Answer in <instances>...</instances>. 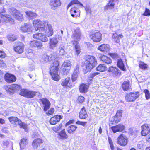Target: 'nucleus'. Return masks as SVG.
I'll list each match as a JSON object with an SVG mask.
<instances>
[{
    "label": "nucleus",
    "instance_id": "nucleus-1",
    "mask_svg": "<svg viewBox=\"0 0 150 150\" xmlns=\"http://www.w3.org/2000/svg\"><path fill=\"white\" fill-rule=\"evenodd\" d=\"M33 24L35 31L39 30L45 33L47 37L52 36L53 34V29L50 24L46 21H42L40 20H34Z\"/></svg>",
    "mask_w": 150,
    "mask_h": 150
},
{
    "label": "nucleus",
    "instance_id": "nucleus-2",
    "mask_svg": "<svg viewBox=\"0 0 150 150\" xmlns=\"http://www.w3.org/2000/svg\"><path fill=\"white\" fill-rule=\"evenodd\" d=\"M84 59L83 67L86 72L90 71L97 64L96 60L93 56L86 55L84 57Z\"/></svg>",
    "mask_w": 150,
    "mask_h": 150
},
{
    "label": "nucleus",
    "instance_id": "nucleus-3",
    "mask_svg": "<svg viewBox=\"0 0 150 150\" xmlns=\"http://www.w3.org/2000/svg\"><path fill=\"white\" fill-rule=\"evenodd\" d=\"M59 64V62L58 61H55L53 63V65L50 69V73L52 79L57 81L60 79V77L58 73Z\"/></svg>",
    "mask_w": 150,
    "mask_h": 150
},
{
    "label": "nucleus",
    "instance_id": "nucleus-4",
    "mask_svg": "<svg viewBox=\"0 0 150 150\" xmlns=\"http://www.w3.org/2000/svg\"><path fill=\"white\" fill-rule=\"evenodd\" d=\"M10 122L12 124L16 125H19L20 127L23 128L25 130L27 131V125L24 123L22 122L21 120L18 118L15 117H11L8 118Z\"/></svg>",
    "mask_w": 150,
    "mask_h": 150
},
{
    "label": "nucleus",
    "instance_id": "nucleus-5",
    "mask_svg": "<svg viewBox=\"0 0 150 150\" xmlns=\"http://www.w3.org/2000/svg\"><path fill=\"white\" fill-rule=\"evenodd\" d=\"M57 38L60 40H61L62 39L61 36L58 35V37H57V35H56L55 37L50 39L49 44V48L50 49H54L57 46L58 42Z\"/></svg>",
    "mask_w": 150,
    "mask_h": 150
},
{
    "label": "nucleus",
    "instance_id": "nucleus-6",
    "mask_svg": "<svg viewBox=\"0 0 150 150\" xmlns=\"http://www.w3.org/2000/svg\"><path fill=\"white\" fill-rule=\"evenodd\" d=\"M89 37L94 42H98L101 40L102 34L99 31H93L90 34Z\"/></svg>",
    "mask_w": 150,
    "mask_h": 150
},
{
    "label": "nucleus",
    "instance_id": "nucleus-7",
    "mask_svg": "<svg viewBox=\"0 0 150 150\" xmlns=\"http://www.w3.org/2000/svg\"><path fill=\"white\" fill-rule=\"evenodd\" d=\"M9 11L10 13L16 19L20 21H22L23 20V14L15 8H11L9 9Z\"/></svg>",
    "mask_w": 150,
    "mask_h": 150
},
{
    "label": "nucleus",
    "instance_id": "nucleus-8",
    "mask_svg": "<svg viewBox=\"0 0 150 150\" xmlns=\"http://www.w3.org/2000/svg\"><path fill=\"white\" fill-rule=\"evenodd\" d=\"M44 33H36L33 35V38L35 39H38L42 42H47L48 38Z\"/></svg>",
    "mask_w": 150,
    "mask_h": 150
},
{
    "label": "nucleus",
    "instance_id": "nucleus-9",
    "mask_svg": "<svg viewBox=\"0 0 150 150\" xmlns=\"http://www.w3.org/2000/svg\"><path fill=\"white\" fill-rule=\"evenodd\" d=\"M128 142L127 137L122 134L119 136L117 139V143L122 146H125L127 145Z\"/></svg>",
    "mask_w": 150,
    "mask_h": 150
},
{
    "label": "nucleus",
    "instance_id": "nucleus-10",
    "mask_svg": "<svg viewBox=\"0 0 150 150\" xmlns=\"http://www.w3.org/2000/svg\"><path fill=\"white\" fill-rule=\"evenodd\" d=\"M141 134L142 136H146L150 132V125L145 124L141 126Z\"/></svg>",
    "mask_w": 150,
    "mask_h": 150
},
{
    "label": "nucleus",
    "instance_id": "nucleus-11",
    "mask_svg": "<svg viewBox=\"0 0 150 150\" xmlns=\"http://www.w3.org/2000/svg\"><path fill=\"white\" fill-rule=\"evenodd\" d=\"M139 96L138 93H131L127 94L125 96V99L128 102L133 101L139 97Z\"/></svg>",
    "mask_w": 150,
    "mask_h": 150
},
{
    "label": "nucleus",
    "instance_id": "nucleus-12",
    "mask_svg": "<svg viewBox=\"0 0 150 150\" xmlns=\"http://www.w3.org/2000/svg\"><path fill=\"white\" fill-rule=\"evenodd\" d=\"M15 51L19 54H21L23 52L24 45L23 44L20 42L16 43L14 47Z\"/></svg>",
    "mask_w": 150,
    "mask_h": 150
},
{
    "label": "nucleus",
    "instance_id": "nucleus-13",
    "mask_svg": "<svg viewBox=\"0 0 150 150\" xmlns=\"http://www.w3.org/2000/svg\"><path fill=\"white\" fill-rule=\"evenodd\" d=\"M61 3L60 0H50L49 5L52 10H55L61 5Z\"/></svg>",
    "mask_w": 150,
    "mask_h": 150
},
{
    "label": "nucleus",
    "instance_id": "nucleus-14",
    "mask_svg": "<svg viewBox=\"0 0 150 150\" xmlns=\"http://www.w3.org/2000/svg\"><path fill=\"white\" fill-rule=\"evenodd\" d=\"M61 84L64 88H66L71 87L73 86L71 79L69 77L63 79Z\"/></svg>",
    "mask_w": 150,
    "mask_h": 150
},
{
    "label": "nucleus",
    "instance_id": "nucleus-15",
    "mask_svg": "<svg viewBox=\"0 0 150 150\" xmlns=\"http://www.w3.org/2000/svg\"><path fill=\"white\" fill-rule=\"evenodd\" d=\"M81 33L79 28H77L72 33L71 37L74 41H79L80 39Z\"/></svg>",
    "mask_w": 150,
    "mask_h": 150
},
{
    "label": "nucleus",
    "instance_id": "nucleus-16",
    "mask_svg": "<svg viewBox=\"0 0 150 150\" xmlns=\"http://www.w3.org/2000/svg\"><path fill=\"white\" fill-rule=\"evenodd\" d=\"M125 128V126L122 124H119L111 127V129L114 133L118 132H122Z\"/></svg>",
    "mask_w": 150,
    "mask_h": 150
},
{
    "label": "nucleus",
    "instance_id": "nucleus-17",
    "mask_svg": "<svg viewBox=\"0 0 150 150\" xmlns=\"http://www.w3.org/2000/svg\"><path fill=\"white\" fill-rule=\"evenodd\" d=\"M20 28L21 30L23 32H30L32 31V25L30 23H24Z\"/></svg>",
    "mask_w": 150,
    "mask_h": 150
},
{
    "label": "nucleus",
    "instance_id": "nucleus-18",
    "mask_svg": "<svg viewBox=\"0 0 150 150\" xmlns=\"http://www.w3.org/2000/svg\"><path fill=\"white\" fill-rule=\"evenodd\" d=\"M5 79L6 81L8 83L13 82L16 80V77L13 75L8 73H6V74Z\"/></svg>",
    "mask_w": 150,
    "mask_h": 150
},
{
    "label": "nucleus",
    "instance_id": "nucleus-19",
    "mask_svg": "<svg viewBox=\"0 0 150 150\" xmlns=\"http://www.w3.org/2000/svg\"><path fill=\"white\" fill-rule=\"evenodd\" d=\"M30 46L32 47H36L41 49L43 46L42 43L38 40H34L30 41Z\"/></svg>",
    "mask_w": 150,
    "mask_h": 150
},
{
    "label": "nucleus",
    "instance_id": "nucleus-20",
    "mask_svg": "<svg viewBox=\"0 0 150 150\" xmlns=\"http://www.w3.org/2000/svg\"><path fill=\"white\" fill-rule=\"evenodd\" d=\"M108 71L116 76H120L121 72L119 69L115 67L111 66L109 68Z\"/></svg>",
    "mask_w": 150,
    "mask_h": 150
},
{
    "label": "nucleus",
    "instance_id": "nucleus-21",
    "mask_svg": "<svg viewBox=\"0 0 150 150\" xmlns=\"http://www.w3.org/2000/svg\"><path fill=\"white\" fill-rule=\"evenodd\" d=\"M71 16L73 17H77L80 16V12L79 9L76 7H73L70 11Z\"/></svg>",
    "mask_w": 150,
    "mask_h": 150
},
{
    "label": "nucleus",
    "instance_id": "nucleus-22",
    "mask_svg": "<svg viewBox=\"0 0 150 150\" xmlns=\"http://www.w3.org/2000/svg\"><path fill=\"white\" fill-rule=\"evenodd\" d=\"M61 118H62L60 115H57L54 116L51 118L50 120V122L52 125L56 124L60 121Z\"/></svg>",
    "mask_w": 150,
    "mask_h": 150
},
{
    "label": "nucleus",
    "instance_id": "nucleus-23",
    "mask_svg": "<svg viewBox=\"0 0 150 150\" xmlns=\"http://www.w3.org/2000/svg\"><path fill=\"white\" fill-rule=\"evenodd\" d=\"M123 37V36L122 34L118 35L117 33H113L112 36L113 40L117 43H119L120 39L122 38Z\"/></svg>",
    "mask_w": 150,
    "mask_h": 150
},
{
    "label": "nucleus",
    "instance_id": "nucleus-24",
    "mask_svg": "<svg viewBox=\"0 0 150 150\" xmlns=\"http://www.w3.org/2000/svg\"><path fill=\"white\" fill-rule=\"evenodd\" d=\"M98 49L103 52H107L110 50V47L109 45L103 44L98 47Z\"/></svg>",
    "mask_w": 150,
    "mask_h": 150
},
{
    "label": "nucleus",
    "instance_id": "nucleus-25",
    "mask_svg": "<svg viewBox=\"0 0 150 150\" xmlns=\"http://www.w3.org/2000/svg\"><path fill=\"white\" fill-rule=\"evenodd\" d=\"M41 100L43 105L44 110L46 111L50 108V103L48 100L46 99L43 98L41 99Z\"/></svg>",
    "mask_w": 150,
    "mask_h": 150
},
{
    "label": "nucleus",
    "instance_id": "nucleus-26",
    "mask_svg": "<svg viewBox=\"0 0 150 150\" xmlns=\"http://www.w3.org/2000/svg\"><path fill=\"white\" fill-rule=\"evenodd\" d=\"M43 143V141L40 138L35 139L32 142V146L34 148H37Z\"/></svg>",
    "mask_w": 150,
    "mask_h": 150
},
{
    "label": "nucleus",
    "instance_id": "nucleus-27",
    "mask_svg": "<svg viewBox=\"0 0 150 150\" xmlns=\"http://www.w3.org/2000/svg\"><path fill=\"white\" fill-rule=\"evenodd\" d=\"M88 117V115L84 107L81 109L79 113V117L81 119H85Z\"/></svg>",
    "mask_w": 150,
    "mask_h": 150
},
{
    "label": "nucleus",
    "instance_id": "nucleus-28",
    "mask_svg": "<svg viewBox=\"0 0 150 150\" xmlns=\"http://www.w3.org/2000/svg\"><path fill=\"white\" fill-rule=\"evenodd\" d=\"M72 42L73 45L75 46V54L78 55L81 52L80 47L79 43L76 41H72Z\"/></svg>",
    "mask_w": 150,
    "mask_h": 150
},
{
    "label": "nucleus",
    "instance_id": "nucleus-29",
    "mask_svg": "<svg viewBox=\"0 0 150 150\" xmlns=\"http://www.w3.org/2000/svg\"><path fill=\"white\" fill-rule=\"evenodd\" d=\"M53 58V56L51 54L49 55L45 54L42 57V59L43 60L44 63H46L51 61Z\"/></svg>",
    "mask_w": 150,
    "mask_h": 150
},
{
    "label": "nucleus",
    "instance_id": "nucleus-30",
    "mask_svg": "<svg viewBox=\"0 0 150 150\" xmlns=\"http://www.w3.org/2000/svg\"><path fill=\"white\" fill-rule=\"evenodd\" d=\"M117 65L121 70L123 71L126 70V68L125 67L122 60L121 59H119L117 60Z\"/></svg>",
    "mask_w": 150,
    "mask_h": 150
},
{
    "label": "nucleus",
    "instance_id": "nucleus-31",
    "mask_svg": "<svg viewBox=\"0 0 150 150\" xmlns=\"http://www.w3.org/2000/svg\"><path fill=\"white\" fill-rule=\"evenodd\" d=\"M115 4L114 2L109 0V2L104 7L105 10H107L108 9H112L114 8Z\"/></svg>",
    "mask_w": 150,
    "mask_h": 150
},
{
    "label": "nucleus",
    "instance_id": "nucleus-32",
    "mask_svg": "<svg viewBox=\"0 0 150 150\" xmlns=\"http://www.w3.org/2000/svg\"><path fill=\"white\" fill-rule=\"evenodd\" d=\"M88 86L86 84H81L79 88V90L81 92L85 93L87 92Z\"/></svg>",
    "mask_w": 150,
    "mask_h": 150
},
{
    "label": "nucleus",
    "instance_id": "nucleus-33",
    "mask_svg": "<svg viewBox=\"0 0 150 150\" xmlns=\"http://www.w3.org/2000/svg\"><path fill=\"white\" fill-rule=\"evenodd\" d=\"M1 18L4 21L6 22L8 20L11 23H12L14 22V20L9 17L7 15H2L1 16Z\"/></svg>",
    "mask_w": 150,
    "mask_h": 150
},
{
    "label": "nucleus",
    "instance_id": "nucleus-34",
    "mask_svg": "<svg viewBox=\"0 0 150 150\" xmlns=\"http://www.w3.org/2000/svg\"><path fill=\"white\" fill-rule=\"evenodd\" d=\"M101 60L107 64H109L112 63L111 59L105 55H103L101 57Z\"/></svg>",
    "mask_w": 150,
    "mask_h": 150
},
{
    "label": "nucleus",
    "instance_id": "nucleus-35",
    "mask_svg": "<svg viewBox=\"0 0 150 150\" xmlns=\"http://www.w3.org/2000/svg\"><path fill=\"white\" fill-rule=\"evenodd\" d=\"M122 87L124 90L127 91L129 90L130 87L129 81H124L122 84Z\"/></svg>",
    "mask_w": 150,
    "mask_h": 150
},
{
    "label": "nucleus",
    "instance_id": "nucleus-36",
    "mask_svg": "<svg viewBox=\"0 0 150 150\" xmlns=\"http://www.w3.org/2000/svg\"><path fill=\"white\" fill-rule=\"evenodd\" d=\"M39 93L38 92H35L33 91H30L28 90L26 97L32 98L33 97L36 95H38Z\"/></svg>",
    "mask_w": 150,
    "mask_h": 150
},
{
    "label": "nucleus",
    "instance_id": "nucleus-37",
    "mask_svg": "<svg viewBox=\"0 0 150 150\" xmlns=\"http://www.w3.org/2000/svg\"><path fill=\"white\" fill-rule=\"evenodd\" d=\"M27 139L25 138L21 139V141L19 143L20 148L21 149H23L26 147V145L27 144Z\"/></svg>",
    "mask_w": 150,
    "mask_h": 150
},
{
    "label": "nucleus",
    "instance_id": "nucleus-38",
    "mask_svg": "<svg viewBox=\"0 0 150 150\" xmlns=\"http://www.w3.org/2000/svg\"><path fill=\"white\" fill-rule=\"evenodd\" d=\"M107 69L105 65L103 64H101L98 65L96 67L97 70L100 72H104Z\"/></svg>",
    "mask_w": 150,
    "mask_h": 150
},
{
    "label": "nucleus",
    "instance_id": "nucleus-39",
    "mask_svg": "<svg viewBox=\"0 0 150 150\" xmlns=\"http://www.w3.org/2000/svg\"><path fill=\"white\" fill-rule=\"evenodd\" d=\"M64 45L63 44H61L59 47L58 50L59 54L60 55H63L65 54V51L64 50Z\"/></svg>",
    "mask_w": 150,
    "mask_h": 150
},
{
    "label": "nucleus",
    "instance_id": "nucleus-40",
    "mask_svg": "<svg viewBox=\"0 0 150 150\" xmlns=\"http://www.w3.org/2000/svg\"><path fill=\"white\" fill-rule=\"evenodd\" d=\"M71 66V62L69 60H66L63 63L61 67L64 68H69L70 69Z\"/></svg>",
    "mask_w": 150,
    "mask_h": 150
},
{
    "label": "nucleus",
    "instance_id": "nucleus-41",
    "mask_svg": "<svg viewBox=\"0 0 150 150\" xmlns=\"http://www.w3.org/2000/svg\"><path fill=\"white\" fill-rule=\"evenodd\" d=\"M25 13L27 16L30 19L35 18L37 16V14L36 13L30 11H27Z\"/></svg>",
    "mask_w": 150,
    "mask_h": 150
},
{
    "label": "nucleus",
    "instance_id": "nucleus-42",
    "mask_svg": "<svg viewBox=\"0 0 150 150\" xmlns=\"http://www.w3.org/2000/svg\"><path fill=\"white\" fill-rule=\"evenodd\" d=\"M9 89L11 90H12L13 91H15L20 89L21 88L20 86L18 85L13 84L9 86Z\"/></svg>",
    "mask_w": 150,
    "mask_h": 150
},
{
    "label": "nucleus",
    "instance_id": "nucleus-43",
    "mask_svg": "<svg viewBox=\"0 0 150 150\" xmlns=\"http://www.w3.org/2000/svg\"><path fill=\"white\" fill-rule=\"evenodd\" d=\"M77 128V127L75 125H72L69 126L67 128L68 132L70 134L74 132Z\"/></svg>",
    "mask_w": 150,
    "mask_h": 150
},
{
    "label": "nucleus",
    "instance_id": "nucleus-44",
    "mask_svg": "<svg viewBox=\"0 0 150 150\" xmlns=\"http://www.w3.org/2000/svg\"><path fill=\"white\" fill-rule=\"evenodd\" d=\"M59 135L60 137V138L62 139H64L68 138V136L66 134L64 129H63L59 133Z\"/></svg>",
    "mask_w": 150,
    "mask_h": 150
},
{
    "label": "nucleus",
    "instance_id": "nucleus-45",
    "mask_svg": "<svg viewBox=\"0 0 150 150\" xmlns=\"http://www.w3.org/2000/svg\"><path fill=\"white\" fill-rule=\"evenodd\" d=\"M70 69L69 68H64L61 67V69L62 71L61 73L63 75H67L69 73Z\"/></svg>",
    "mask_w": 150,
    "mask_h": 150
},
{
    "label": "nucleus",
    "instance_id": "nucleus-46",
    "mask_svg": "<svg viewBox=\"0 0 150 150\" xmlns=\"http://www.w3.org/2000/svg\"><path fill=\"white\" fill-rule=\"evenodd\" d=\"M74 4H80L82 7H83V4L77 0H73L68 5L67 8H69L72 5Z\"/></svg>",
    "mask_w": 150,
    "mask_h": 150
},
{
    "label": "nucleus",
    "instance_id": "nucleus-47",
    "mask_svg": "<svg viewBox=\"0 0 150 150\" xmlns=\"http://www.w3.org/2000/svg\"><path fill=\"white\" fill-rule=\"evenodd\" d=\"M139 67L143 70L146 69L147 67V65L143 62H140L139 64Z\"/></svg>",
    "mask_w": 150,
    "mask_h": 150
},
{
    "label": "nucleus",
    "instance_id": "nucleus-48",
    "mask_svg": "<svg viewBox=\"0 0 150 150\" xmlns=\"http://www.w3.org/2000/svg\"><path fill=\"white\" fill-rule=\"evenodd\" d=\"M28 90L22 89L21 90L19 94L21 95L26 97V95L28 92Z\"/></svg>",
    "mask_w": 150,
    "mask_h": 150
},
{
    "label": "nucleus",
    "instance_id": "nucleus-49",
    "mask_svg": "<svg viewBox=\"0 0 150 150\" xmlns=\"http://www.w3.org/2000/svg\"><path fill=\"white\" fill-rule=\"evenodd\" d=\"M8 39L9 41H14L17 39V37L14 35H10L8 36Z\"/></svg>",
    "mask_w": 150,
    "mask_h": 150
},
{
    "label": "nucleus",
    "instance_id": "nucleus-50",
    "mask_svg": "<svg viewBox=\"0 0 150 150\" xmlns=\"http://www.w3.org/2000/svg\"><path fill=\"white\" fill-rule=\"evenodd\" d=\"M144 92L145 93V97L146 99L148 100L150 98V93L149 91L147 90H144Z\"/></svg>",
    "mask_w": 150,
    "mask_h": 150
},
{
    "label": "nucleus",
    "instance_id": "nucleus-51",
    "mask_svg": "<svg viewBox=\"0 0 150 150\" xmlns=\"http://www.w3.org/2000/svg\"><path fill=\"white\" fill-rule=\"evenodd\" d=\"M120 120L121 119L120 118L115 115L112 118L111 121L114 122L118 123L120 121Z\"/></svg>",
    "mask_w": 150,
    "mask_h": 150
},
{
    "label": "nucleus",
    "instance_id": "nucleus-52",
    "mask_svg": "<svg viewBox=\"0 0 150 150\" xmlns=\"http://www.w3.org/2000/svg\"><path fill=\"white\" fill-rule=\"evenodd\" d=\"M62 127V124H60L59 125L55 126L53 128V130L54 131L56 132L59 130Z\"/></svg>",
    "mask_w": 150,
    "mask_h": 150
},
{
    "label": "nucleus",
    "instance_id": "nucleus-53",
    "mask_svg": "<svg viewBox=\"0 0 150 150\" xmlns=\"http://www.w3.org/2000/svg\"><path fill=\"white\" fill-rule=\"evenodd\" d=\"M78 77V73L74 72L72 76V81L74 82L75 81Z\"/></svg>",
    "mask_w": 150,
    "mask_h": 150
},
{
    "label": "nucleus",
    "instance_id": "nucleus-54",
    "mask_svg": "<svg viewBox=\"0 0 150 150\" xmlns=\"http://www.w3.org/2000/svg\"><path fill=\"white\" fill-rule=\"evenodd\" d=\"M122 113V110H119L117 111L115 115L121 119Z\"/></svg>",
    "mask_w": 150,
    "mask_h": 150
},
{
    "label": "nucleus",
    "instance_id": "nucleus-55",
    "mask_svg": "<svg viewBox=\"0 0 150 150\" xmlns=\"http://www.w3.org/2000/svg\"><path fill=\"white\" fill-rule=\"evenodd\" d=\"M108 141L111 149L112 150H114V147L113 144L112 140L110 138H108Z\"/></svg>",
    "mask_w": 150,
    "mask_h": 150
},
{
    "label": "nucleus",
    "instance_id": "nucleus-56",
    "mask_svg": "<svg viewBox=\"0 0 150 150\" xmlns=\"http://www.w3.org/2000/svg\"><path fill=\"white\" fill-rule=\"evenodd\" d=\"M87 122H85L82 121H77L76 123V124L78 125H80L84 127L86 125Z\"/></svg>",
    "mask_w": 150,
    "mask_h": 150
},
{
    "label": "nucleus",
    "instance_id": "nucleus-57",
    "mask_svg": "<svg viewBox=\"0 0 150 150\" xmlns=\"http://www.w3.org/2000/svg\"><path fill=\"white\" fill-rule=\"evenodd\" d=\"M78 100L79 102L82 103L84 101V98L82 96H80L78 97Z\"/></svg>",
    "mask_w": 150,
    "mask_h": 150
},
{
    "label": "nucleus",
    "instance_id": "nucleus-58",
    "mask_svg": "<svg viewBox=\"0 0 150 150\" xmlns=\"http://www.w3.org/2000/svg\"><path fill=\"white\" fill-rule=\"evenodd\" d=\"M85 9L87 13H91L92 11L90 7L88 6H86L85 7Z\"/></svg>",
    "mask_w": 150,
    "mask_h": 150
},
{
    "label": "nucleus",
    "instance_id": "nucleus-59",
    "mask_svg": "<svg viewBox=\"0 0 150 150\" xmlns=\"http://www.w3.org/2000/svg\"><path fill=\"white\" fill-rule=\"evenodd\" d=\"M54 109L53 108H52L50 109L48 112H46V114L48 115H49L52 114L54 112Z\"/></svg>",
    "mask_w": 150,
    "mask_h": 150
},
{
    "label": "nucleus",
    "instance_id": "nucleus-60",
    "mask_svg": "<svg viewBox=\"0 0 150 150\" xmlns=\"http://www.w3.org/2000/svg\"><path fill=\"white\" fill-rule=\"evenodd\" d=\"M143 15L146 16L150 15V10L148 9H146Z\"/></svg>",
    "mask_w": 150,
    "mask_h": 150
},
{
    "label": "nucleus",
    "instance_id": "nucleus-61",
    "mask_svg": "<svg viewBox=\"0 0 150 150\" xmlns=\"http://www.w3.org/2000/svg\"><path fill=\"white\" fill-rule=\"evenodd\" d=\"M6 56V54L3 51H0V57L1 58H4Z\"/></svg>",
    "mask_w": 150,
    "mask_h": 150
},
{
    "label": "nucleus",
    "instance_id": "nucleus-62",
    "mask_svg": "<svg viewBox=\"0 0 150 150\" xmlns=\"http://www.w3.org/2000/svg\"><path fill=\"white\" fill-rule=\"evenodd\" d=\"M79 66L78 65H77L76 66V67L74 69V72L78 73L79 72Z\"/></svg>",
    "mask_w": 150,
    "mask_h": 150
},
{
    "label": "nucleus",
    "instance_id": "nucleus-63",
    "mask_svg": "<svg viewBox=\"0 0 150 150\" xmlns=\"http://www.w3.org/2000/svg\"><path fill=\"white\" fill-rule=\"evenodd\" d=\"M3 144L4 147H6L9 144V142L6 141H4L3 143Z\"/></svg>",
    "mask_w": 150,
    "mask_h": 150
},
{
    "label": "nucleus",
    "instance_id": "nucleus-64",
    "mask_svg": "<svg viewBox=\"0 0 150 150\" xmlns=\"http://www.w3.org/2000/svg\"><path fill=\"white\" fill-rule=\"evenodd\" d=\"M74 120H70L68 122H67L66 124V126L68 125L71 124H72L74 122Z\"/></svg>",
    "mask_w": 150,
    "mask_h": 150
}]
</instances>
